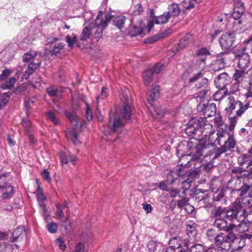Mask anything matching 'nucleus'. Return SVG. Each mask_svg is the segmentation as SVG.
<instances>
[{"label":"nucleus","mask_w":252,"mask_h":252,"mask_svg":"<svg viewBox=\"0 0 252 252\" xmlns=\"http://www.w3.org/2000/svg\"><path fill=\"white\" fill-rule=\"evenodd\" d=\"M143 29L138 26L132 25L129 28L128 32L132 37L136 36L138 34H141Z\"/></svg>","instance_id":"nucleus-32"},{"label":"nucleus","mask_w":252,"mask_h":252,"mask_svg":"<svg viewBox=\"0 0 252 252\" xmlns=\"http://www.w3.org/2000/svg\"><path fill=\"white\" fill-rule=\"evenodd\" d=\"M65 135L68 140H71L75 145L80 144L78 139L79 133L74 128L68 129L65 131Z\"/></svg>","instance_id":"nucleus-19"},{"label":"nucleus","mask_w":252,"mask_h":252,"mask_svg":"<svg viewBox=\"0 0 252 252\" xmlns=\"http://www.w3.org/2000/svg\"><path fill=\"white\" fill-rule=\"evenodd\" d=\"M245 10L244 3L242 2L234 4L233 12L232 16L235 19H239Z\"/></svg>","instance_id":"nucleus-18"},{"label":"nucleus","mask_w":252,"mask_h":252,"mask_svg":"<svg viewBox=\"0 0 252 252\" xmlns=\"http://www.w3.org/2000/svg\"><path fill=\"white\" fill-rule=\"evenodd\" d=\"M153 69H147L143 74V79L144 84L148 85L153 79Z\"/></svg>","instance_id":"nucleus-35"},{"label":"nucleus","mask_w":252,"mask_h":252,"mask_svg":"<svg viewBox=\"0 0 252 252\" xmlns=\"http://www.w3.org/2000/svg\"><path fill=\"white\" fill-rule=\"evenodd\" d=\"M153 16V21H154L155 24H163L167 23L169 18V13L164 12L162 15L159 16Z\"/></svg>","instance_id":"nucleus-21"},{"label":"nucleus","mask_w":252,"mask_h":252,"mask_svg":"<svg viewBox=\"0 0 252 252\" xmlns=\"http://www.w3.org/2000/svg\"><path fill=\"white\" fill-rule=\"evenodd\" d=\"M0 252H12V246L5 242L0 243Z\"/></svg>","instance_id":"nucleus-55"},{"label":"nucleus","mask_w":252,"mask_h":252,"mask_svg":"<svg viewBox=\"0 0 252 252\" xmlns=\"http://www.w3.org/2000/svg\"><path fill=\"white\" fill-rule=\"evenodd\" d=\"M191 181L189 179H188L182 182V188L184 191L182 192L183 193L185 194V191L188 190L191 186Z\"/></svg>","instance_id":"nucleus-64"},{"label":"nucleus","mask_w":252,"mask_h":252,"mask_svg":"<svg viewBox=\"0 0 252 252\" xmlns=\"http://www.w3.org/2000/svg\"><path fill=\"white\" fill-rule=\"evenodd\" d=\"M46 228L49 232L55 233L57 231L58 226L56 222H49L46 225Z\"/></svg>","instance_id":"nucleus-53"},{"label":"nucleus","mask_w":252,"mask_h":252,"mask_svg":"<svg viewBox=\"0 0 252 252\" xmlns=\"http://www.w3.org/2000/svg\"><path fill=\"white\" fill-rule=\"evenodd\" d=\"M191 244V246H189V252H205V248L203 245L198 243Z\"/></svg>","instance_id":"nucleus-38"},{"label":"nucleus","mask_w":252,"mask_h":252,"mask_svg":"<svg viewBox=\"0 0 252 252\" xmlns=\"http://www.w3.org/2000/svg\"><path fill=\"white\" fill-rule=\"evenodd\" d=\"M106 27L101 25H96L93 23L92 33L94 32V38L98 41L102 37L103 30Z\"/></svg>","instance_id":"nucleus-20"},{"label":"nucleus","mask_w":252,"mask_h":252,"mask_svg":"<svg viewBox=\"0 0 252 252\" xmlns=\"http://www.w3.org/2000/svg\"><path fill=\"white\" fill-rule=\"evenodd\" d=\"M214 201L213 198L210 197V196L208 193L205 194V196H202L199 200V202L203 204V206L206 208H209L212 207Z\"/></svg>","instance_id":"nucleus-28"},{"label":"nucleus","mask_w":252,"mask_h":252,"mask_svg":"<svg viewBox=\"0 0 252 252\" xmlns=\"http://www.w3.org/2000/svg\"><path fill=\"white\" fill-rule=\"evenodd\" d=\"M213 145V143H199L194 146L193 148V154L192 155L190 154H187L182 156L180 159V162L182 166H187L189 164L190 160H198L200 158L204 156V157H207V156L211 155L212 154L211 150H208L206 152V150H207L209 147Z\"/></svg>","instance_id":"nucleus-3"},{"label":"nucleus","mask_w":252,"mask_h":252,"mask_svg":"<svg viewBox=\"0 0 252 252\" xmlns=\"http://www.w3.org/2000/svg\"><path fill=\"white\" fill-rule=\"evenodd\" d=\"M186 233L190 237L191 236H194L196 234V224L192 221H188L186 222Z\"/></svg>","instance_id":"nucleus-24"},{"label":"nucleus","mask_w":252,"mask_h":252,"mask_svg":"<svg viewBox=\"0 0 252 252\" xmlns=\"http://www.w3.org/2000/svg\"><path fill=\"white\" fill-rule=\"evenodd\" d=\"M9 179L7 174L0 175V196L3 199L12 197L14 193L13 187L8 183Z\"/></svg>","instance_id":"nucleus-6"},{"label":"nucleus","mask_w":252,"mask_h":252,"mask_svg":"<svg viewBox=\"0 0 252 252\" xmlns=\"http://www.w3.org/2000/svg\"><path fill=\"white\" fill-rule=\"evenodd\" d=\"M252 198L246 196L242 198V203L245 206L252 207Z\"/></svg>","instance_id":"nucleus-59"},{"label":"nucleus","mask_w":252,"mask_h":252,"mask_svg":"<svg viewBox=\"0 0 252 252\" xmlns=\"http://www.w3.org/2000/svg\"><path fill=\"white\" fill-rule=\"evenodd\" d=\"M64 46V44L62 42L55 44L53 49L50 51L51 55L56 56L58 54L60 53Z\"/></svg>","instance_id":"nucleus-45"},{"label":"nucleus","mask_w":252,"mask_h":252,"mask_svg":"<svg viewBox=\"0 0 252 252\" xmlns=\"http://www.w3.org/2000/svg\"><path fill=\"white\" fill-rule=\"evenodd\" d=\"M57 207V211L56 212V216L58 219H62L64 217V214L63 212V209L62 207V204L57 203L56 205Z\"/></svg>","instance_id":"nucleus-57"},{"label":"nucleus","mask_w":252,"mask_h":252,"mask_svg":"<svg viewBox=\"0 0 252 252\" xmlns=\"http://www.w3.org/2000/svg\"><path fill=\"white\" fill-rule=\"evenodd\" d=\"M189 199L187 197H183L181 200L177 201L178 207L181 209L183 207H186V206L189 204Z\"/></svg>","instance_id":"nucleus-62"},{"label":"nucleus","mask_w":252,"mask_h":252,"mask_svg":"<svg viewBox=\"0 0 252 252\" xmlns=\"http://www.w3.org/2000/svg\"><path fill=\"white\" fill-rule=\"evenodd\" d=\"M195 87L198 89H201L198 92L193 94V97L195 98H202L205 95L210 94V89L209 85L208 80L205 78H202L200 82L196 84Z\"/></svg>","instance_id":"nucleus-9"},{"label":"nucleus","mask_w":252,"mask_h":252,"mask_svg":"<svg viewBox=\"0 0 252 252\" xmlns=\"http://www.w3.org/2000/svg\"><path fill=\"white\" fill-rule=\"evenodd\" d=\"M228 119L229 120V126L228 128L230 131H233L234 129L235 126L237 123V115H234L233 114L228 115Z\"/></svg>","instance_id":"nucleus-39"},{"label":"nucleus","mask_w":252,"mask_h":252,"mask_svg":"<svg viewBox=\"0 0 252 252\" xmlns=\"http://www.w3.org/2000/svg\"><path fill=\"white\" fill-rule=\"evenodd\" d=\"M250 100H246V103L244 104L241 101H237V104L238 105V106L239 107L238 110H237L236 112V114L237 116L241 117L246 112V111L250 107Z\"/></svg>","instance_id":"nucleus-22"},{"label":"nucleus","mask_w":252,"mask_h":252,"mask_svg":"<svg viewBox=\"0 0 252 252\" xmlns=\"http://www.w3.org/2000/svg\"><path fill=\"white\" fill-rule=\"evenodd\" d=\"M39 205L40 208V211L44 218V219L45 220H47L49 216L48 214H47V210L45 205L44 204V202H41L39 204Z\"/></svg>","instance_id":"nucleus-61"},{"label":"nucleus","mask_w":252,"mask_h":252,"mask_svg":"<svg viewBox=\"0 0 252 252\" xmlns=\"http://www.w3.org/2000/svg\"><path fill=\"white\" fill-rule=\"evenodd\" d=\"M169 195L172 198L176 197H182L180 195V190L176 188H171L169 190Z\"/></svg>","instance_id":"nucleus-60"},{"label":"nucleus","mask_w":252,"mask_h":252,"mask_svg":"<svg viewBox=\"0 0 252 252\" xmlns=\"http://www.w3.org/2000/svg\"><path fill=\"white\" fill-rule=\"evenodd\" d=\"M225 208H222L220 207H218L213 210L211 213V217L213 219H214V220L222 219L225 217Z\"/></svg>","instance_id":"nucleus-23"},{"label":"nucleus","mask_w":252,"mask_h":252,"mask_svg":"<svg viewBox=\"0 0 252 252\" xmlns=\"http://www.w3.org/2000/svg\"><path fill=\"white\" fill-rule=\"evenodd\" d=\"M246 217H249L246 210L237 203H234L230 208L225 209V218L232 224L243 221Z\"/></svg>","instance_id":"nucleus-4"},{"label":"nucleus","mask_w":252,"mask_h":252,"mask_svg":"<svg viewBox=\"0 0 252 252\" xmlns=\"http://www.w3.org/2000/svg\"><path fill=\"white\" fill-rule=\"evenodd\" d=\"M218 234L213 228L209 229L206 232L208 239L211 242H213Z\"/></svg>","instance_id":"nucleus-51"},{"label":"nucleus","mask_w":252,"mask_h":252,"mask_svg":"<svg viewBox=\"0 0 252 252\" xmlns=\"http://www.w3.org/2000/svg\"><path fill=\"white\" fill-rule=\"evenodd\" d=\"M231 83V78L226 72L217 76L214 81L215 85L217 88H227L226 86Z\"/></svg>","instance_id":"nucleus-14"},{"label":"nucleus","mask_w":252,"mask_h":252,"mask_svg":"<svg viewBox=\"0 0 252 252\" xmlns=\"http://www.w3.org/2000/svg\"><path fill=\"white\" fill-rule=\"evenodd\" d=\"M93 16L92 13L90 12H86L84 15L85 22L89 23V24L88 26H86L82 30L80 35V40L82 41H86L90 37L92 34L93 23L90 22V19L92 18Z\"/></svg>","instance_id":"nucleus-11"},{"label":"nucleus","mask_w":252,"mask_h":252,"mask_svg":"<svg viewBox=\"0 0 252 252\" xmlns=\"http://www.w3.org/2000/svg\"><path fill=\"white\" fill-rule=\"evenodd\" d=\"M217 108L214 103L207 104L205 109L204 113V116L206 117H211L215 116L216 113Z\"/></svg>","instance_id":"nucleus-25"},{"label":"nucleus","mask_w":252,"mask_h":252,"mask_svg":"<svg viewBox=\"0 0 252 252\" xmlns=\"http://www.w3.org/2000/svg\"><path fill=\"white\" fill-rule=\"evenodd\" d=\"M235 144L236 142L233 137L228 135L227 140L224 141L223 147L225 148L226 150H230L234 148Z\"/></svg>","instance_id":"nucleus-41"},{"label":"nucleus","mask_w":252,"mask_h":252,"mask_svg":"<svg viewBox=\"0 0 252 252\" xmlns=\"http://www.w3.org/2000/svg\"><path fill=\"white\" fill-rule=\"evenodd\" d=\"M191 245L189 238L185 239L183 242V245L177 248L176 252H189V246Z\"/></svg>","instance_id":"nucleus-37"},{"label":"nucleus","mask_w":252,"mask_h":252,"mask_svg":"<svg viewBox=\"0 0 252 252\" xmlns=\"http://www.w3.org/2000/svg\"><path fill=\"white\" fill-rule=\"evenodd\" d=\"M26 231L23 226H20L15 229L12 233L13 242H18L23 240L26 236Z\"/></svg>","instance_id":"nucleus-16"},{"label":"nucleus","mask_w":252,"mask_h":252,"mask_svg":"<svg viewBox=\"0 0 252 252\" xmlns=\"http://www.w3.org/2000/svg\"><path fill=\"white\" fill-rule=\"evenodd\" d=\"M131 113V107L127 103L121 108L118 114H110L108 125L111 130L116 132L123 126L124 121L130 119Z\"/></svg>","instance_id":"nucleus-2"},{"label":"nucleus","mask_w":252,"mask_h":252,"mask_svg":"<svg viewBox=\"0 0 252 252\" xmlns=\"http://www.w3.org/2000/svg\"><path fill=\"white\" fill-rule=\"evenodd\" d=\"M246 70L242 69H235L233 77L235 81H240L239 79L242 78L245 73Z\"/></svg>","instance_id":"nucleus-49"},{"label":"nucleus","mask_w":252,"mask_h":252,"mask_svg":"<svg viewBox=\"0 0 252 252\" xmlns=\"http://www.w3.org/2000/svg\"><path fill=\"white\" fill-rule=\"evenodd\" d=\"M161 244H158L154 241H150L147 244V248L149 252H157L158 249L160 250Z\"/></svg>","instance_id":"nucleus-42"},{"label":"nucleus","mask_w":252,"mask_h":252,"mask_svg":"<svg viewBox=\"0 0 252 252\" xmlns=\"http://www.w3.org/2000/svg\"><path fill=\"white\" fill-rule=\"evenodd\" d=\"M178 176V171L177 170L171 171L167 175V180L170 181L171 183H173L177 179Z\"/></svg>","instance_id":"nucleus-52"},{"label":"nucleus","mask_w":252,"mask_h":252,"mask_svg":"<svg viewBox=\"0 0 252 252\" xmlns=\"http://www.w3.org/2000/svg\"><path fill=\"white\" fill-rule=\"evenodd\" d=\"M64 115L69 120L72 126H76L78 125V120L74 112L65 111Z\"/></svg>","instance_id":"nucleus-30"},{"label":"nucleus","mask_w":252,"mask_h":252,"mask_svg":"<svg viewBox=\"0 0 252 252\" xmlns=\"http://www.w3.org/2000/svg\"><path fill=\"white\" fill-rule=\"evenodd\" d=\"M213 126L210 123H207L205 118H194L190 120L185 129L186 133L190 136L194 134H202L203 136H212L214 132L212 130Z\"/></svg>","instance_id":"nucleus-1"},{"label":"nucleus","mask_w":252,"mask_h":252,"mask_svg":"<svg viewBox=\"0 0 252 252\" xmlns=\"http://www.w3.org/2000/svg\"><path fill=\"white\" fill-rule=\"evenodd\" d=\"M182 241L181 238L180 236H175L172 238L169 242V247L176 250L179 248L182 245Z\"/></svg>","instance_id":"nucleus-31"},{"label":"nucleus","mask_w":252,"mask_h":252,"mask_svg":"<svg viewBox=\"0 0 252 252\" xmlns=\"http://www.w3.org/2000/svg\"><path fill=\"white\" fill-rule=\"evenodd\" d=\"M66 213H67L66 217L65 219V220L63 221V225L65 229L68 230L69 229V228L70 227V221L69 220V213H70L69 210H67L66 211Z\"/></svg>","instance_id":"nucleus-63"},{"label":"nucleus","mask_w":252,"mask_h":252,"mask_svg":"<svg viewBox=\"0 0 252 252\" xmlns=\"http://www.w3.org/2000/svg\"><path fill=\"white\" fill-rule=\"evenodd\" d=\"M219 89L213 95V99L216 101H219L226 96L228 94L227 88H218Z\"/></svg>","instance_id":"nucleus-27"},{"label":"nucleus","mask_w":252,"mask_h":252,"mask_svg":"<svg viewBox=\"0 0 252 252\" xmlns=\"http://www.w3.org/2000/svg\"><path fill=\"white\" fill-rule=\"evenodd\" d=\"M15 82V78L14 77H11L8 81L6 82L2 83L1 85V87L4 90L10 89L13 87Z\"/></svg>","instance_id":"nucleus-48"},{"label":"nucleus","mask_w":252,"mask_h":252,"mask_svg":"<svg viewBox=\"0 0 252 252\" xmlns=\"http://www.w3.org/2000/svg\"><path fill=\"white\" fill-rule=\"evenodd\" d=\"M171 33V29H168L166 31H165L164 32H161L159 34H158L157 35L155 36H153L148 39V43H151V42H154L155 41H158L160 38H164L167 36H168L169 34H170Z\"/></svg>","instance_id":"nucleus-34"},{"label":"nucleus","mask_w":252,"mask_h":252,"mask_svg":"<svg viewBox=\"0 0 252 252\" xmlns=\"http://www.w3.org/2000/svg\"><path fill=\"white\" fill-rule=\"evenodd\" d=\"M217 137L216 138V140H212V136H210V139L208 138V141H200L199 143H213V145H211L209 147V148L206 150V152H207L208 150H211L212 152V154L211 155V156L214 153L215 155L213 157V158H218L222 154L225 152L226 150H225V148L222 146L221 148H220L218 149L217 150H215L214 149V146H215V142L214 141H216V140H218V143L219 144H220V137H223L222 132L218 133L217 134ZM208 156H210V155H209Z\"/></svg>","instance_id":"nucleus-12"},{"label":"nucleus","mask_w":252,"mask_h":252,"mask_svg":"<svg viewBox=\"0 0 252 252\" xmlns=\"http://www.w3.org/2000/svg\"><path fill=\"white\" fill-rule=\"evenodd\" d=\"M159 86H156L150 92L149 98L148 99V103H152L155 99L159 96Z\"/></svg>","instance_id":"nucleus-33"},{"label":"nucleus","mask_w":252,"mask_h":252,"mask_svg":"<svg viewBox=\"0 0 252 252\" xmlns=\"http://www.w3.org/2000/svg\"><path fill=\"white\" fill-rule=\"evenodd\" d=\"M236 238V235L234 233L228 232L227 234H225L222 232H220L213 242L215 244L218 246H230L231 244L233 243Z\"/></svg>","instance_id":"nucleus-7"},{"label":"nucleus","mask_w":252,"mask_h":252,"mask_svg":"<svg viewBox=\"0 0 252 252\" xmlns=\"http://www.w3.org/2000/svg\"><path fill=\"white\" fill-rule=\"evenodd\" d=\"M181 12V9L179 7L178 4L173 3L169 6V11L167 13H169V17L171 16H175L178 15Z\"/></svg>","instance_id":"nucleus-36"},{"label":"nucleus","mask_w":252,"mask_h":252,"mask_svg":"<svg viewBox=\"0 0 252 252\" xmlns=\"http://www.w3.org/2000/svg\"><path fill=\"white\" fill-rule=\"evenodd\" d=\"M245 50V47H242L239 52H235V56L238 59L239 68L246 70L249 65L250 58L249 55L244 53Z\"/></svg>","instance_id":"nucleus-10"},{"label":"nucleus","mask_w":252,"mask_h":252,"mask_svg":"<svg viewBox=\"0 0 252 252\" xmlns=\"http://www.w3.org/2000/svg\"><path fill=\"white\" fill-rule=\"evenodd\" d=\"M213 69L215 71L219 70L225 66V62L223 58L217 59L214 62Z\"/></svg>","instance_id":"nucleus-43"},{"label":"nucleus","mask_w":252,"mask_h":252,"mask_svg":"<svg viewBox=\"0 0 252 252\" xmlns=\"http://www.w3.org/2000/svg\"><path fill=\"white\" fill-rule=\"evenodd\" d=\"M60 157L63 164H66L69 162V153L66 154L64 152H61Z\"/></svg>","instance_id":"nucleus-56"},{"label":"nucleus","mask_w":252,"mask_h":252,"mask_svg":"<svg viewBox=\"0 0 252 252\" xmlns=\"http://www.w3.org/2000/svg\"><path fill=\"white\" fill-rule=\"evenodd\" d=\"M238 106L236 103H228L227 106L225 108V111L227 115L233 114V110Z\"/></svg>","instance_id":"nucleus-58"},{"label":"nucleus","mask_w":252,"mask_h":252,"mask_svg":"<svg viewBox=\"0 0 252 252\" xmlns=\"http://www.w3.org/2000/svg\"><path fill=\"white\" fill-rule=\"evenodd\" d=\"M250 189V186L237 179L236 181V185L233 189L231 190V194H237L238 198L243 197L246 195Z\"/></svg>","instance_id":"nucleus-13"},{"label":"nucleus","mask_w":252,"mask_h":252,"mask_svg":"<svg viewBox=\"0 0 252 252\" xmlns=\"http://www.w3.org/2000/svg\"><path fill=\"white\" fill-rule=\"evenodd\" d=\"M236 224L231 223L229 226L227 225V222L223 218L217 219L214 220V226L220 230H224L229 232L230 230L233 229L236 226Z\"/></svg>","instance_id":"nucleus-15"},{"label":"nucleus","mask_w":252,"mask_h":252,"mask_svg":"<svg viewBox=\"0 0 252 252\" xmlns=\"http://www.w3.org/2000/svg\"><path fill=\"white\" fill-rule=\"evenodd\" d=\"M126 22V17L123 15H119L113 19V24L121 29L124 28Z\"/></svg>","instance_id":"nucleus-29"},{"label":"nucleus","mask_w":252,"mask_h":252,"mask_svg":"<svg viewBox=\"0 0 252 252\" xmlns=\"http://www.w3.org/2000/svg\"><path fill=\"white\" fill-rule=\"evenodd\" d=\"M250 158H251L250 155L248 154H242L240 155L238 158V162L241 165L246 163L248 164L249 162Z\"/></svg>","instance_id":"nucleus-47"},{"label":"nucleus","mask_w":252,"mask_h":252,"mask_svg":"<svg viewBox=\"0 0 252 252\" xmlns=\"http://www.w3.org/2000/svg\"><path fill=\"white\" fill-rule=\"evenodd\" d=\"M148 104L151 106V107L149 108V111L151 112L153 116H157L159 117H163L164 113L163 110L160 109L158 107H154L152 103Z\"/></svg>","instance_id":"nucleus-40"},{"label":"nucleus","mask_w":252,"mask_h":252,"mask_svg":"<svg viewBox=\"0 0 252 252\" xmlns=\"http://www.w3.org/2000/svg\"><path fill=\"white\" fill-rule=\"evenodd\" d=\"M46 116L49 120H50L54 125H58L60 124V121L56 117L55 113L49 111L46 113Z\"/></svg>","instance_id":"nucleus-46"},{"label":"nucleus","mask_w":252,"mask_h":252,"mask_svg":"<svg viewBox=\"0 0 252 252\" xmlns=\"http://www.w3.org/2000/svg\"><path fill=\"white\" fill-rule=\"evenodd\" d=\"M236 41L235 33L228 32L223 34L219 39L220 45L222 49L228 50L234 44Z\"/></svg>","instance_id":"nucleus-8"},{"label":"nucleus","mask_w":252,"mask_h":252,"mask_svg":"<svg viewBox=\"0 0 252 252\" xmlns=\"http://www.w3.org/2000/svg\"><path fill=\"white\" fill-rule=\"evenodd\" d=\"M164 68V66L163 63H156L155 65L151 68H149V69H153V73H154L158 74L160 73Z\"/></svg>","instance_id":"nucleus-54"},{"label":"nucleus","mask_w":252,"mask_h":252,"mask_svg":"<svg viewBox=\"0 0 252 252\" xmlns=\"http://www.w3.org/2000/svg\"><path fill=\"white\" fill-rule=\"evenodd\" d=\"M36 56V53L35 52L27 53L23 55V61L24 62H29L30 63L22 77V79H27L39 67L40 63L39 61L35 58Z\"/></svg>","instance_id":"nucleus-5"},{"label":"nucleus","mask_w":252,"mask_h":252,"mask_svg":"<svg viewBox=\"0 0 252 252\" xmlns=\"http://www.w3.org/2000/svg\"><path fill=\"white\" fill-rule=\"evenodd\" d=\"M239 83L240 81H235L232 83L229 89V93L227 94H238L239 93Z\"/></svg>","instance_id":"nucleus-44"},{"label":"nucleus","mask_w":252,"mask_h":252,"mask_svg":"<svg viewBox=\"0 0 252 252\" xmlns=\"http://www.w3.org/2000/svg\"><path fill=\"white\" fill-rule=\"evenodd\" d=\"M77 36L76 34L72 33L71 35H67L66 36V41L68 43V47L72 48L76 42Z\"/></svg>","instance_id":"nucleus-50"},{"label":"nucleus","mask_w":252,"mask_h":252,"mask_svg":"<svg viewBox=\"0 0 252 252\" xmlns=\"http://www.w3.org/2000/svg\"><path fill=\"white\" fill-rule=\"evenodd\" d=\"M191 37V35L189 33L187 34L179 41V43L177 45L176 52L179 51L181 49L185 48L189 43V40Z\"/></svg>","instance_id":"nucleus-26"},{"label":"nucleus","mask_w":252,"mask_h":252,"mask_svg":"<svg viewBox=\"0 0 252 252\" xmlns=\"http://www.w3.org/2000/svg\"><path fill=\"white\" fill-rule=\"evenodd\" d=\"M102 11H99L95 20L94 24L96 25H101L102 26L107 27L108 23L113 18V16L111 14H107L105 16V19H103L102 18Z\"/></svg>","instance_id":"nucleus-17"}]
</instances>
